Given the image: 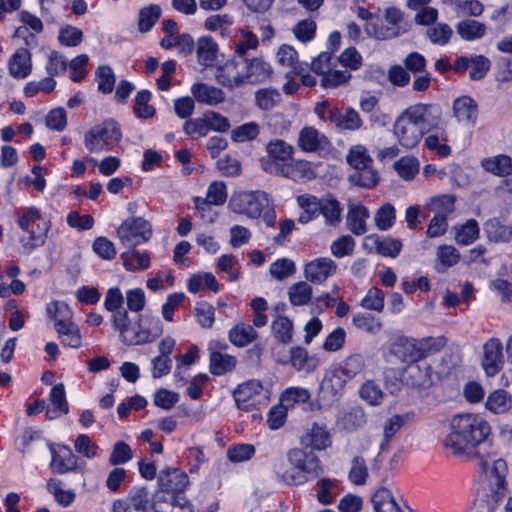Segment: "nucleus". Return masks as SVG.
Listing matches in <instances>:
<instances>
[{
  "mask_svg": "<svg viewBox=\"0 0 512 512\" xmlns=\"http://www.w3.org/2000/svg\"><path fill=\"white\" fill-rule=\"evenodd\" d=\"M492 428L482 416L473 413L456 415L450 422V431L443 439V446L448 454L460 459L478 460L479 469L486 474L490 486L495 489V499L504 495L507 475V464L502 458H497L494 451L483 453L490 449Z\"/></svg>",
  "mask_w": 512,
  "mask_h": 512,
  "instance_id": "obj_1",
  "label": "nucleus"
},
{
  "mask_svg": "<svg viewBox=\"0 0 512 512\" xmlns=\"http://www.w3.org/2000/svg\"><path fill=\"white\" fill-rule=\"evenodd\" d=\"M442 120V109L434 103H416L405 108L395 119L392 133L406 150L415 148L423 136L436 129Z\"/></svg>",
  "mask_w": 512,
  "mask_h": 512,
  "instance_id": "obj_2",
  "label": "nucleus"
},
{
  "mask_svg": "<svg viewBox=\"0 0 512 512\" xmlns=\"http://www.w3.org/2000/svg\"><path fill=\"white\" fill-rule=\"evenodd\" d=\"M294 152V147L284 140H271L266 146V155L260 159V166L266 173L295 182L313 178L311 163L294 159Z\"/></svg>",
  "mask_w": 512,
  "mask_h": 512,
  "instance_id": "obj_3",
  "label": "nucleus"
},
{
  "mask_svg": "<svg viewBox=\"0 0 512 512\" xmlns=\"http://www.w3.org/2000/svg\"><path fill=\"white\" fill-rule=\"evenodd\" d=\"M16 217L18 227L27 233V236L19 240L23 253L30 254L44 246L51 229V222L42 215L40 209L36 206L22 207L16 211Z\"/></svg>",
  "mask_w": 512,
  "mask_h": 512,
  "instance_id": "obj_4",
  "label": "nucleus"
},
{
  "mask_svg": "<svg viewBox=\"0 0 512 512\" xmlns=\"http://www.w3.org/2000/svg\"><path fill=\"white\" fill-rule=\"evenodd\" d=\"M444 344L443 338L414 339L400 336L391 344L390 353L402 362L413 364L438 352Z\"/></svg>",
  "mask_w": 512,
  "mask_h": 512,
  "instance_id": "obj_5",
  "label": "nucleus"
},
{
  "mask_svg": "<svg viewBox=\"0 0 512 512\" xmlns=\"http://www.w3.org/2000/svg\"><path fill=\"white\" fill-rule=\"evenodd\" d=\"M121 139L119 124L113 119H106L84 133L83 143L89 153L100 154L111 151Z\"/></svg>",
  "mask_w": 512,
  "mask_h": 512,
  "instance_id": "obj_6",
  "label": "nucleus"
},
{
  "mask_svg": "<svg viewBox=\"0 0 512 512\" xmlns=\"http://www.w3.org/2000/svg\"><path fill=\"white\" fill-rule=\"evenodd\" d=\"M269 199V195L264 191H241L231 196L228 208L235 214L258 219L263 210L269 207Z\"/></svg>",
  "mask_w": 512,
  "mask_h": 512,
  "instance_id": "obj_7",
  "label": "nucleus"
},
{
  "mask_svg": "<svg viewBox=\"0 0 512 512\" xmlns=\"http://www.w3.org/2000/svg\"><path fill=\"white\" fill-rule=\"evenodd\" d=\"M122 341L127 345H140L158 338L163 327L161 322H113Z\"/></svg>",
  "mask_w": 512,
  "mask_h": 512,
  "instance_id": "obj_8",
  "label": "nucleus"
},
{
  "mask_svg": "<svg viewBox=\"0 0 512 512\" xmlns=\"http://www.w3.org/2000/svg\"><path fill=\"white\" fill-rule=\"evenodd\" d=\"M269 390L265 389L260 380L252 379L239 384L233 392L237 407L243 411H250L269 402Z\"/></svg>",
  "mask_w": 512,
  "mask_h": 512,
  "instance_id": "obj_9",
  "label": "nucleus"
},
{
  "mask_svg": "<svg viewBox=\"0 0 512 512\" xmlns=\"http://www.w3.org/2000/svg\"><path fill=\"white\" fill-rule=\"evenodd\" d=\"M117 236L124 246L135 247L151 238L152 227L142 217H131L124 220L118 227Z\"/></svg>",
  "mask_w": 512,
  "mask_h": 512,
  "instance_id": "obj_10",
  "label": "nucleus"
},
{
  "mask_svg": "<svg viewBox=\"0 0 512 512\" xmlns=\"http://www.w3.org/2000/svg\"><path fill=\"white\" fill-rule=\"evenodd\" d=\"M51 453L50 469L51 472L58 475L70 472L82 471L85 463L75 455L72 449L65 444H48Z\"/></svg>",
  "mask_w": 512,
  "mask_h": 512,
  "instance_id": "obj_11",
  "label": "nucleus"
},
{
  "mask_svg": "<svg viewBox=\"0 0 512 512\" xmlns=\"http://www.w3.org/2000/svg\"><path fill=\"white\" fill-rule=\"evenodd\" d=\"M289 465H294L306 477V482L318 477L322 472V466L317 455L300 448L290 449L287 453Z\"/></svg>",
  "mask_w": 512,
  "mask_h": 512,
  "instance_id": "obj_12",
  "label": "nucleus"
},
{
  "mask_svg": "<svg viewBox=\"0 0 512 512\" xmlns=\"http://www.w3.org/2000/svg\"><path fill=\"white\" fill-rule=\"evenodd\" d=\"M163 495L155 493L153 499H150L149 491L144 486L133 487L127 497V502L131 506V510L136 512H164L162 504Z\"/></svg>",
  "mask_w": 512,
  "mask_h": 512,
  "instance_id": "obj_13",
  "label": "nucleus"
},
{
  "mask_svg": "<svg viewBox=\"0 0 512 512\" xmlns=\"http://www.w3.org/2000/svg\"><path fill=\"white\" fill-rule=\"evenodd\" d=\"M482 367L488 377L500 372L504 365L503 346L498 338L489 339L483 346Z\"/></svg>",
  "mask_w": 512,
  "mask_h": 512,
  "instance_id": "obj_14",
  "label": "nucleus"
},
{
  "mask_svg": "<svg viewBox=\"0 0 512 512\" xmlns=\"http://www.w3.org/2000/svg\"><path fill=\"white\" fill-rule=\"evenodd\" d=\"M189 484L188 475L175 468L163 469L158 476L160 494L181 495Z\"/></svg>",
  "mask_w": 512,
  "mask_h": 512,
  "instance_id": "obj_15",
  "label": "nucleus"
},
{
  "mask_svg": "<svg viewBox=\"0 0 512 512\" xmlns=\"http://www.w3.org/2000/svg\"><path fill=\"white\" fill-rule=\"evenodd\" d=\"M403 382L413 388L427 389L432 386V368L426 363L408 364L402 373Z\"/></svg>",
  "mask_w": 512,
  "mask_h": 512,
  "instance_id": "obj_16",
  "label": "nucleus"
},
{
  "mask_svg": "<svg viewBox=\"0 0 512 512\" xmlns=\"http://www.w3.org/2000/svg\"><path fill=\"white\" fill-rule=\"evenodd\" d=\"M337 264L329 257H320L308 262L304 266L305 278L315 284L325 282L335 274Z\"/></svg>",
  "mask_w": 512,
  "mask_h": 512,
  "instance_id": "obj_17",
  "label": "nucleus"
},
{
  "mask_svg": "<svg viewBox=\"0 0 512 512\" xmlns=\"http://www.w3.org/2000/svg\"><path fill=\"white\" fill-rule=\"evenodd\" d=\"M241 59L228 60L217 69L216 79L219 84L229 89L245 84L244 71L240 68Z\"/></svg>",
  "mask_w": 512,
  "mask_h": 512,
  "instance_id": "obj_18",
  "label": "nucleus"
},
{
  "mask_svg": "<svg viewBox=\"0 0 512 512\" xmlns=\"http://www.w3.org/2000/svg\"><path fill=\"white\" fill-rule=\"evenodd\" d=\"M241 69L244 71L245 84H257L267 80L271 73V66L261 58L241 59Z\"/></svg>",
  "mask_w": 512,
  "mask_h": 512,
  "instance_id": "obj_19",
  "label": "nucleus"
},
{
  "mask_svg": "<svg viewBox=\"0 0 512 512\" xmlns=\"http://www.w3.org/2000/svg\"><path fill=\"white\" fill-rule=\"evenodd\" d=\"M329 144L328 138L312 126L303 127L298 136V146L304 152H317Z\"/></svg>",
  "mask_w": 512,
  "mask_h": 512,
  "instance_id": "obj_20",
  "label": "nucleus"
},
{
  "mask_svg": "<svg viewBox=\"0 0 512 512\" xmlns=\"http://www.w3.org/2000/svg\"><path fill=\"white\" fill-rule=\"evenodd\" d=\"M477 103L470 96H461L453 102V114L459 122L474 126L477 120Z\"/></svg>",
  "mask_w": 512,
  "mask_h": 512,
  "instance_id": "obj_21",
  "label": "nucleus"
},
{
  "mask_svg": "<svg viewBox=\"0 0 512 512\" xmlns=\"http://www.w3.org/2000/svg\"><path fill=\"white\" fill-rule=\"evenodd\" d=\"M365 245H372L378 254L383 257L396 258L402 250V242L392 237L381 238L377 234L368 235Z\"/></svg>",
  "mask_w": 512,
  "mask_h": 512,
  "instance_id": "obj_22",
  "label": "nucleus"
},
{
  "mask_svg": "<svg viewBox=\"0 0 512 512\" xmlns=\"http://www.w3.org/2000/svg\"><path fill=\"white\" fill-rule=\"evenodd\" d=\"M370 212L367 207L362 204L350 205L347 213V227L357 236L367 232V219Z\"/></svg>",
  "mask_w": 512,
  "mask_h": 512,
  "instance_id": "obj_23",
  "label": "nucleus"
},
{
  "mask_svg": "<svg viewBox=\"0 0 512 512\" xmlns=\"http://www.w3.org/2000/svg\"><path fill=\"white\" fill-rule=\"evenodd\" d=\"M9 73L16 79H24L32 69L31 55L25 48L18 49L8 61Z\"/></svg>",
  "mask_w": 512,
  "mask_h": 512,
  "instance_id": "obj_24",
  "label": "nucleus"
},
{
  "mask_svg": "<svg viewBox=\"0 0 512 512\" xmlns=\"http://www.w3.org/2000/svg\"><path fill=\"white\" fill-rule=\"evenodd\" d=\"M297 204L302 210L297 220L301 224H307L317 218L321 213V198L312 194H302L297 197Z\"/></svg>",
  "mask_w": 512,
  "mask_h": 512,
  "instance_id": "obj_25",
  "label": "nucleus"
},
{
  "mask_svg": "<svg viewBox=\"0 0 512 512\" xmlns=\"http://www.w3.org/2000/svg\"><path fill=\"white\" fill-rule=\"evenodd\" d=\"M197 61L200 65L210 67L218 55V44L211 36H201L196 43Z\"/></svg>",
  "mask_w": 512,
  "mask_h": 512,
  "instance_id": "obj_26",
  "label": "nucleus"
},
{
  "mask_svg": "<svg viewBox=\"0 0 512 512\" xmlns=\"http://www.w3.org/2000/svg\"><path fill=\"white\" fill-rule=\"evenodd\" d=\"M191 93L199 103L210 106L218 105L225 99L221 89L205 83L194 84L191 87Z\"/></svg>",
  "mask_w": 512,
  "mask_h": 512,
  "instance_id": "obj_27",
  "label": "nucleus"
},
{
  "mask_svg": "<svg viewBox=\"0 0 512 512\" xmlns=\"http://www.w3.org/2000/svg\"><path fill=\"white\" fill-rule=\"evenodd\" d=\"M297 371L312 372L318 365L319 360L316 356H310L306 349L302 347H293L290 349L289 364Z\"/></svg>",
  "mask_w": 512,
  "mask_h": 512,
  "instance_id": "obj_28",
  "label": "nucleus"
},
{
  "mask_svg": "<svg viewBox=\"0 0 512 512\" xmlns=\"http://www.w3.org/2000/svg\"><path fill=\"white\" fill-rule=\"evenodd\" d=\"M480 164L486 172L495 176L505 177L512 174V159L504 154L483 158Z\"/></svg>",
  "mask_w": 512,
  "mask_h": 512,
  "instance_id": "obj_29",
  "label": "nucleus"
},
{
  "mask_svg": "<svg viewBox=\"0 0 512 512\" xmlns=\"http://www.w3.org/2000/svg\"><path fill=\"white\" fill-rule=\"evenodd\" d=\"M54 329L63 345L70 348L82 345V336L75 322H55Z\"/></svg>",
  "mask_w": 512,
  "mask_h": 512,
  "instance_id": "obj_30",
  "label": "nucleus"
},
{
  "mask_svg": "<svg viewBox=\"0 0 512 512\" xmlns=\"http://www.w3.org/2000/svg\"><path fill=\"white\" fill-rule=\"evenodd\" d=\"M276 58L278 63L291 70L295 74H302L306 71L303 63L298 60V53L293 46L283 44L279 47Z\"/></svg>",
  "mask_w": 512,
  "mask_h": 512,
  "instance_id": "obj_31",
  "label": "nucleus"
},
{
  "mask_svg": "<svg viewBox=\"0 0 512 512\" xmlns=\"http://www.w3.org/2000/svg\"><path fill=\"white\" fill-rule=\"evenodd\" d=\"M371 502L375 512H404L386 487L379 488L373 494Z\"/></svg>",
  "mask_w": 512,
  "mask_h": 512,
  "instance_id": "obj_32",
  "label": "nucleus"
},
{
  "mask_svg": "<svg viewBox=\"0 0 512 512\" xmlns=\"http://www.w3.org/2000/svg\"><path fill=\"white\" fill-rule=\"evenodd\" d=\"M456 196L453 194H443L433 196L427 199L426 207L435 215L447 218L455 211Z\"/></svg>",
  "mask_w": 512,
  "mask_h": 512,
  "instance_id": "obj_33",
  "label": "nucleus"
},
{
  "mask_svg": "<svg viewBox=\"0 0 512 512\" xmlns=\"http://www.w3.org/2000/svg\"><path fill=\"white\" fill-rule=\"evenodd\" d=\"M49 400L51 404L54 406L53 409H48L46 412V417L48 419L57 418L61 413H68V403L66 400L65 387L62 383L56 384L52 387Z\"/></svg>",
  "mask_w": 512,
  "mask_h": 512,
  "instance_id": "obj_34",
  "label": "nucleus"
},
{
  "mask_svg": "<svg viewBox=\"0 0 512 512\" xmlns=\"http://www.w3.org/2000/svg\"><path fill=\"white\" fill-rule=\"evenodd\" d=\"M345 378L344 374L340 373L338 367H335L326 374L322 382L323 391L330 393L334 398L340 397L344 392L346 384L350 381Z\"/></svg>",
  "mask_w": 512,
  "mask_h": 512,
  "instance_id": "obj_35",
  "label": "nucleus"
},
{
  "mask_svg": "<svg viewBox=\"0 0 512 512\" xmlns=\"http://www.w3.org/2000/svg\"><path fill=\"white\" fill-rule=\"evenodd\" d=\"M306 446H310L314 450H324L330 445V436L325 427L313 424L302 440Z\"/></svg>",
  "mask_w": 512,
  "mask_h": 512,
  "instance_id": "obj_36",
  "label": "nucleus"
},
{
  "mask_svg": "<svg viewBox=\"0 0 512 512\" xmlns=\"http://www.w3.org/2000/svg\"><path fill=\"white\" fill-rule=\"evenodd\" d=\"M456 31L463 40L474 41L484 37L486 26L479 21L466 19L457 24Z\"/></svg>",
  "mask_w": 512,
  "mask_h": 512,
  "instance_id": "obj_37",
  "label": "nucleus"
},
{
  "mask_svg": "<svg viewBox=\"0 0 512 512\" xmlns=\"http://www.w3.org/2000/svg\"><path fill=\"white\" fill-rule=\"evenodd\" d=\"M365 367V359L360 354L350 355L338 365L340 373L344 374L345 379L350 381L360 376Z\"/></svg>",
  "mask_w": 512,
  "mask_h": 512,
  "instance_id": "obj_38",
  "label": "nucleus"
},
{
  "mask_svg": "<svg viewBox=\"0 0 512 512\" xmlns=\"http://www.w3.org/2000/svg\"><path fill=\"white\" fill-rule=\"evenodd\" d=\"M132 249L123 252L121 259L123 266L127 271H136L138 269L145 270L150 265V256L147 252L140 253L134 247Z\"/></svg>",
  "mask_w": 512,
  "mask_h": 512,
  "instance_id": "obj_39",
  "label": "nucleus"
},
{
  "mask_svg": "<svg viewBox=\"0 0 512 512\" xmlns=\"http://www.w3.org/2000/svg\"><path fill=\"white\" fill-rule=\"evenodd\" d=\"M455 241L459 245H470L479 237V225L476 220L469 219L462 225L454 227Z\"/></svg>",
  "mask_w": 512,
  "mask_h": 512,
  "instance_id": "obj_40",
  "label": "nucleus"
},
{
  "mask_svg": "<svg viewBox=\"0 0 512 512\" xmlns=\"http://www.w3.org/2000/svg\"><path fill=\"white\" fill-rule=\"evenodd\" d=\"M312 286L306 281H299L290 286L288 290L289 301L293 306H303L312 299Z\"/></svg>",
  "mask_w": 512,
  "mask_h": 512,
  "instance_id": "obj_41",
  "label": "nucleus"
},
{
  "mask_svg": "<svg viewBox=\"0 0 512 512\" xmlns=\"http://www.w3.org/2000/svg\"><path fill=\"white\" fill-rule=\"evenodd\" d=\"M47 490L62 507H69L76 498V494L73 490L63 489V482L59 479H50L47 482Z\"/></svg>",
  "mask_w": 512,
  "mask_h": 512,
  "instance_id": "obj_42",
  "label": "nucleus"
},
{
  "mask_svg": "<svg viewBox=\"0 0 512 512\" xmlns=\"http://www.w3.org/2000/svg\"><path fill=\"white\" fill-rule=\"evenodd\" d=\"M274 471L277 477L285 484L302 485L306 483V477L294 465H285L284 463H277L274 466Z\"/></svg>",
  "mask_w": 512,
  "mask_h": 512,
  "instance_id": "obj_43",
  "label": "nucleus"
},
{
  "mask_svg": "<svg viewBox=\"0 0 512 512\" xmlns=\"http://www.w3.org/2000/svg\"><path fill=\"white\" fill-rule=\"evenodd\" d=\"M237 360L234 356L224 353H212L210 356V372L215 376H221L232 371Z\"/></svg>",
  "mask_w": 512,
  "mask_h": 512,
  "instance_id": "obj_44",
  "label": "nucleus"
},
{
  "mask_svg": "<svg viewBox=\"0 0 512 512\" xmlns=\"http://www.w3.org/2000/svg\"><path fill=\"white\" fill-rule=\"evenodd\" d=\"M257 334L253 326L246 323H238L229 332L230 341L239 347L246 346L256 338Z\"/></svg>",
  "mask_w": 512,
  "mask_h": 512,
  "instance_id": "obj_45",
  "label": "nucleus"
},
{
  "mask_svg": "<svg viewBox=\"0 0 512 512\" xmlns=\"http://www.w3.org/2000/svg\"><path fill=\"white\" fill-rule=\"evenodd\" d=\"M396 221V210L395 207L387 202L381 205L375 215L374 222L378 230L387 231L393 227Z\"/></svg>",
  "mask_w": 512,
  "mask_h": 512,
  "instance_id": "obj_46",
  "label": "nucleus"
},
{
  "mask_svg": "<svg viewBox=\"0 0 512 512\" xmlns=\"http://www.w3.org/2000/svg\"><path fill=\"white\" fill-rule=\"evenodd\" d=\"M233 24V18L228 14H213L208 16L204 21V28L207 31H220L223 37L230 34V28Z\"/></svg>",
  "mask_w": 512,
  "mask_h": 512,
  "instance_id": "obj_47",
  "label": "nucleus"
},
{
  "mask_svg": "<svg viewBox=\"0 0 512 512\" xmlns=\"http://www.w3.org/2000/svg\"><path fill=\"white\" fill-rule=\"evenodd\" d=\"M162 10L159 5L151 4L139 12L138 29L140 32H148L161 17Z\"/></svg>",
  "mask_w": 512,
  "mask_h": 512,
  "instance_id": "obj_48",
  "label": "nucleus"
},
{
  "mask_svg": "<svg viewBox=\"0 0 512 512\" xmlns=\"http://www.w3.org/2000/svg\"><path fill=\"white\" fill-rule=\"evenodd\" d=\"M393 167L402 179L412 180L419 172L420 163L414 156H404L397 160Z\"/></svg>",
  "mask_w": 512,
  "mask_h": 512,
  "instance_id": "obj_49",
  "label": "nucleus"
},
{
  "mask_svg": "<svg viewBox=\"0 0 512 512\" xmlns=\"http://www.w3.org/2000/svg\"><path fill=\"white\" fill-rule=\"evenodd\" d=\"M347 162L356 170L369 168L373 160L368 154L367 149L362 145L352 147L347 155Z\"/></svg>",
  "mask_w": 512,
  "mask_h": 512,
  "instance_id": "obj_50",
  "label": "nucleus"
},
{
  "mask_svg": "<svg viewBox=\"0 0 512 512\" xmlns=\"http://www.w3.org/2000/svg\"><path fill=\"white\" fill-rule=\"evenodd\" d=\"M151 93L148 90H140L135 97L134 113L138 118L149 119L154 116L155 108L149 104Z\"/></svg>",
  "mask_w": 512,
  "mask_h": 512,
  "instance_id": "obj_51",
  "label": "nucleus"
},
{
  "mask_svg": "<svg viewBox=\"0 0 512 512\" xmlns=\"http://www.w3.org/2000/svg\"><path fill=\"white\" fill-rule=\"evenodd\" d=\"M485 231L488 238L495 242H507L512 239V227L506 226L498 220H490L487 222Z\"/></svg>",
  "mask_w": 512,
  "mask_h": 512,
  "instance_id": "obj_52",
  "label": "nucleus"
},
{
  "mask_svg": "<svg viewBox=\"0 0 512 512\" xmlns=\"http://www.w3.org/2000/svg\"><path fill=\"white\" fill-rule=\"evenodd\" d=\"M95 79L99 92L109 94L113 91L116 78L110 66H99L95 72Z\"/></svg>",
  "mask_w": 512,
  "mask_h": 512,
  "instance_id": "obj_53",
  "label": "nucleus"
},
{
  "mask_svg": "<svg viewBox=\"0 0 512 512\" xmlns=\"http://www.w3.org/2000/svg\"><path fill=\"white\" fill-rule=\"evenodd\" d=\"M162 504L164 512H194L192 503L184 495H163Z\"/></svg>",
  "mask_w": 512,
  "mask_h": 512,
  "instance_id": "obj_54",
  "label": "nucleus"
},
{
  "mask_svg": "<svg viewBox=\"0 0 512 512\" xmlns=\"http://www.w3.org/2000/svg\"><path fill=\"white\" fill-rule=\"evenodd\" d=\"M281 95L276 89L263 88L255 92V103L261 110H271L280 101Z\"/></svg>",
  "mask_w": 512,
  "mask_h": 512,
  "instance_id": "obj_55",
  "label": "nucleus"
},
{
  "mask_svg": "<svg viewBox=\"0 0 512 512\" xmlns=\"http://www.w3.org/2000/svg\"><path fill=\"white\" fill-rule=\"evenodd\" d=\"M260 134V126L256 122L244 123L231 131V139L234 142L242 143L254 140Z\"/></svg>",
  "mask_w": 512,
  "mask_h": 512,
  "instance_id": "obj_56",
  "label": "nucleus"
},
{
  "mask_svg": "<svg viewBox=\"0 0 512 512\" xmlns=\"http://www.w3.org/2000/svg\"><path fill=\"white\" fill-rule=\"evenodd\" d=\"M437 260L441 266L438 271H444L459 262L460 254L452 245H440L437 249Z\"/></svg>",
  "mask_w": 512,
  "mask_h": 512,
  "instance_id": "obj_57",
  "label": "nucleus"
},
{
  "mask_svg": "<svg viewBox=\"0 0 512 512\" xmlns=\"http://www.w3.org/2000/svg\"><path fill=\"white\" fill-rule=\"evenodd\" d=\"M341 214V209L339 202L332 197L331 195H327L325 197H321V213L323 215L326 222L329 224H335L339 221Z\"/></svg>",
  "mask_w": 512,
  "mask_h": 512,
  "instance_id": "obj_58",
  "label": "nucleus"
},
{
  "mask_svg": "<svg viewBox=\"0 0 512 512\" xmlns=\"http://www.w3.org/2000/svg\"><path fill=\"white\" fill-rule=\"evenodd\" d=\"M351 79V73L347 69L331 68L321 79L324 88H337L346 84Z\"/></svg>",
  "mask_w": 512,
  "mask_h": 512,
  "instance_id": "obj_59",
  "label": "nucleus"
},
{
  "mask_svg": "<svg viewBox=\"0 0 512 512\" xmlns=\"http://www.w3.org/2000/svg\"><path fill=\"white\" fill-rule=\"evenodd\" d=\"M310 399V393L307 389L302 387H289L286 388L281 396V403L287 408L294 406L296 403H305Z\"/></svg>",
  "mask_w": 512,
  "mask_h": 512,
  "instance_id": "obj_60",
  "label": "nucleus"
},
{
  "mask_svg": "<svg viewBox=\"0 0 512 512\" xmlns=\"http://www.w3.org/2000/svg\"><path fill=\"white\" fill-rule=\"evenodd\" d=\"M227 198L228 192L225 182L213 181L209 184L206 193V201L210 202L212 205L221 206L227 201Z\"/></svg>",
  "mask_w": 512,
  "mask_h": 512,
  "instance_id": "obj_61",
  "label": "nucleus"
},
{
  "mask_svg": "<svg viewBox=\"0 0 512 512\" xmlns=\"http://www.w3.org/2000/svg\"><path fill=\"white\" fill-rule=\"evenodd\" d=\"M350 179L354 184L368 189L375 187L379 182L378 173L371 166L363 170H356Z\"/></svg>",
  "mask_w": 512,
  "mask_h": 512,
  "instance_id": "obj_62",
  "label": "nucleus"
},
{
  "mask_svg": "<svg viewBox=\"0 0 512 512\" xmlns=\"http://www.w3.org/2000/svg\"><path fill=\"white\" fill-rule=\"evenodd\" d=\"M316 28L317 25L315 21L312 19H304L293 27V34L299 41L307 43L314 39Z\"/></svg>",
  "mask_w": 512,
  "mask_h": 512,
  "instance_id": "obj_63",
  "label": "nucleus"
},
{
  "mask_svg": "<svg viewBox=\"0 0 512 512\" xmlns=\"http://www.w3.org/2000/svg\"><path fill=\"white\" fill-rule=\"evenodd\" d=\"M295 264L288 258H281L270 265L269 272L277 280H283L295 273Z\"/></svg>",
  "mask_w": 512,
  "mask_h": 512,
  "instance_id": "obj_64",
  "label": "nucleus"
}]
</instances>
